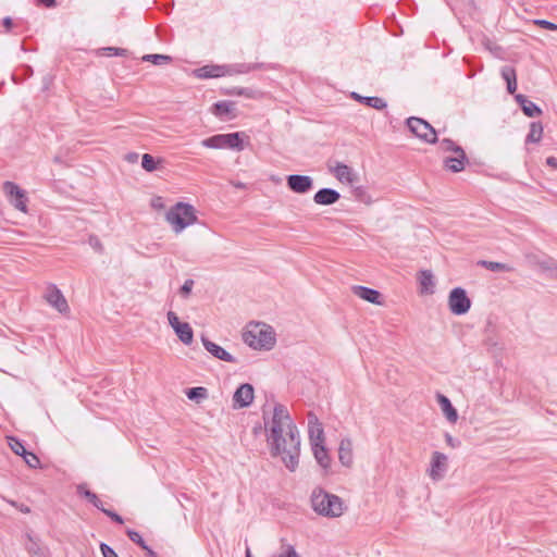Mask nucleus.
<instances>
[{
  "instance_id": "nucleus-4",
  "label": "nucleus",
  "mask_w": 557,
  "mask_h": 557,
  "mask_svg": "<svg viewBox=\"0 0 557 557\" xmlns=\"http://www.w3.org/2000/svg\"><path fill=\"white\" fill-rule=\"evenodd\" d=\"M244 133L235 132L228 134H218L208 137L201 141V145L211 149L228 148L236 151L244 150Z\"/></svg>"
},
{
  "instance_id": "nucleus-57",
  "label": "nucleus",
  "mask_w": 557,
  "mask_h": 557,
  "mask_svg": "<svg viewBox=\"0 0 557 557\" xmlns=\"http://www.w3.org/2000/svg\"><path fill=\"white\" fill-rule=\"evenodd\" d=\"M146 552L147 557H158L157 553L152 550L148 545L146 548H143Z\"/></svg>"
},
{
  "instance_id": "nucleus-46",
  "label": "nucleus",
  "mask_w": 557,
  "mask_h": 557,
  "mask_svg": "<svg viewBox=\"0 0 557 557\" xmlns=\"http://www.w3.org/2000/svg\"><path fill=\"white\" fill-rule=\"evenodd\" d=\"M100 550L103 557H119L114 549L106 543L100 544Z\"/></svg>"
},
{
  "instance_id": "nucleus-18",
  "label": "nucleus",
  "mask_w": 557,
  "mask_h": 557,
  "mask_svg": "<svg viewBox=\"0 0 557 557\" xmlns=\"http://www.w3.org/2000/svg\"><path fill=\"white\" fill-rule=\"evenodd\" d=\"M338 459L339 462L345 467H350L354 461L352 455V442L350 438L345 437L341 440L338 446Z\"/></svg>"
},
{
  "instance_id": "nucleus-42",
  "label": "nucleus",
  "mask_w": 557,
  "mask_h": 557,
  "mask_svg": "<svg viewBox=\"0 0 557 557\" xmlns=\"http://www.w3.org/2000/svg\"><path fill=\"white\" fill-rule=\"evenodd\" d=\"M193 286L194 281L191 278L186 280L180 288L181 296L184 298H188L191 293Z\"/></svg>"
},
{
  "instance_id": "nucleus-19",
  "label": "nucleus",
  "mask_w": 557,
  "mask_h": 557,
  "mask_svg": "<svg viewBox=\"0 0 557 557\" xmlns=\"http://www.w3.org/2000/svg\"><path fill=\"white\" fill-rule=\"evenodd\" d=\"M212 113L220 119L228 117L234 119L236 114L235 111V102L233 101H218L212 106Z\"/></svg>"
},
{
  "instance_id": "nucleus-13",
  "label": "nucleus",
  "mask_w": 557,
  "mask_h": 557,
  "mask_svg": "<svg viewBox=\"0 0 557 557\" xmlns=\"http://www.w3.org/2000/svg\"><path fill=\"white\" fill-rule=\"evenodd\" d=\"M201 342H202V345L206 348V350L208 352H210L216 359H220V360L226 361V362H232V363H235L237 361L234 356H232L228 351H226L220 345L211 342L209 338L202 336Z\"/></svg>"
},
{
  "instance_id": "nucleus-41",
  "label": "nucleus",
  "mask_w": 557,
  "mask_h": 557,
  "mask_svg": "<svg viewBox=\"0 0 557 557\" xmlns=\"http://www.w3.org/2000/svg\"><path fill=\"white\" fill-rule=\"evenodd\" d=\"M11 441L12 443H10V446L16 455L22 456L23 454L26 453L27 449L21 441L14 437H12Z\"/></svg>"
},
{
  "instance_id": "nucleus-17",
  "label": "nucleus",
  "mask_w": 557,
  "mask_h": 557,
  "mask_svg": "<svg viewBox=\"0 0 557 557\" xmlns=\"http://www.w3.org/2000/svg\"><path fill=\"white\" fill-rule=\"evenodd\" d=\"M308 433L311 445H313V442H324V431L322 424L319 422L318 417L312 412L308 414Z\"/></svg>"
},
{
  "instance_id": "nucleus-38",
  "label": "nucleus",
  "mask_w": 557,
  "mask_h": 557,
  "mask_svg": "<svg viewBox=\"0 0 557 557\" xmlns=\"http://www.w3.org/2000/svg\"><path fill=\"white\" fill-rule=\"evenodd\" d=\"M126 534L128 536V539L137 544L141 549L143 548H146V542L144 541L143 536L135 530H132V529H127L126 530Z\"/></svg>"
},
{
  "instance_id": "nucleus-23",
  "label": "nucleus",
  "mask_w": 557,
  "mask_h": 557,
  "mask_svg": "<svg viewBox=\"0 0 557 557\" xmlns=\"http://www.w3.org/2000/svg\"><path fill=\"white\" fill-rule=\"evenodd\" d=\"M312 451L317 462L323 468L329 469L331 466V458L329 456L327 449L320 442H313Z\"/></svg>"
},
{
  "instance_id": "nucleus-10",
  "label": "nucleus",
  "mask_w": 557,
  "mask_h": 557,
  "mask_svg": "<svg viewBox=\"0 0 557 557\" xmlns=\"http://www.w3.org/2000/svg\"><path fill=\"white\" fill-rule=\"evenodd\" d=\"M255 396L253 386L249 383L240 384L233 396V407L236 409L246 408L251 405Z\"/></svg>"
},
{
  "instance_id": "nucleus-22",
  "label": "nucleus",
  "mask_w": 557,
  "mask_h": 557,
  "mask_svg": "<svg viewBox=\"0 0 557 557\" xmlns=\"http://www.w3.org/2000/svg\"><path fill=\"white\" fill-rule=\"evenodd\" d=\"M419 283L421 294H433L435 287L434 275L431 270H422L419 272Z\"/></svg>"
},
{
  "instance_id": "nucleus-11",
  "label": "nucleus",
  "mask_w": 557,
  "mask_h": 557,
  "mask_svg": "<svg viewBox=\"0 0 557 557\" xmlns=\"http://www.w3.org/2000/svg\"><path fill=\"white\" fill-rule=\"evenodd\" d=\"M47 302L55 308L60 313H67L70 307L61 290L55 285H50L45 295Z\"/></svg>"
},
{
  "instance_id": "nucleus-1",
  "label": "nucleus",
  "mask_w": 557,
  "mask_h": 557,
  "mask_svg": "<svg viewBox=\"0 0 557 557\" xmlns=\"http://www.w3.org/2000/svg\"><path fill=\"white\" fill-rule=\"evenodd\" d=\"M267 442L271 456H281L286 468L294 471L298 466L300 435L287 408L282 404L274 406Z\"/></svg>"
},
{
  "instance_id": "nucleus-26",
  "label": "nucleus",
  "mask_w": 557,
  "mask_h": 557,
  "mask_svg": "<svg viewBox=\"0 0 557 557\" xmlns=\"http://www.w3.org/2000/svg\"><path fill=\"white\" fill-rule=\"evenodd\" d=\"M263 66L262 63H236L226 65V75L246 74Z\"/></svg>"
},
{
  "instance_id": "nucleus-20",
  "label": "nucleus",
  "mask_w": 557,
  "mask_h": 557,
  "mask_svg": "<svg viewBox=\"0 0 557 557\" xmlns=\"http://www.w3.org/2000/svg\"><path fill=\"white\" fill-rule=\"evenodd\" d=\"M436 399L446 419L450 423H456V421L458 420V412L456 408L453 406L449 398L441 393H437Z\"/></svg>"
},
{
  "instance_id": "nucleus-55",
  "label": "nucleus",
  "mask_w": 557,
  "mask_h": 557,
  "mask_svg": "<svg viewBox=\"0 0 557 557\" xmlns=\"http://www.w3.org/2000/svg\"><path fill=\"white\" fill-rule=\"evenodd\" d=\"M125 158H126V160H127L128 162H136V161H137V159H138V153H136V152H129V153H127V154H126V157H125Z\"/></svg>"
},
{
  "instance_id": "nucleus-36",
  "label": "nucleus",
  "mask_w": 557,
  "mask_h": 557,
  "mask_svg": "<svg viewBox=\"0 0 557 557\" xmlns=\"http://www.w3.org/2000/svg\"><path fill=\"white\" fill-rule=\"evenodd\" d=\"M272 557H300L295 547L282 540L281 553Z\"/></svg>"
},
{
  "instance_id": "nucleus-6",
  "label": "nucleus",
  "mask_w": 557,
  "mask_h": 557,
  "mask_svg": "<svg viewBox=\"0 0 557 557\" xmlns=\"http://www.w3.org/2000/svg\"><path fill=\"white\" fill-rule=\"evenodd\" d=\"M244 342L253 349H271L275 344V336L272 331L259 329L256 331H247L243 335Z\"/></svg>"
},
{
  "instance_id": "nucleus-3",
  "label": "nucleus",
  "mask_w": 557,
  "mask_h": 557,
  "mask_svg": "<svg viewBox=\"0 0 557 557\" xmlns=\"http://www.w3.org/2000/svg\"><path fill=\"white\" fill-rule=\"evenodd\" d=\"M166 221L172 224L175 233L197 222L195 208L186 202H177L166 213Z\"/></svg>"
},
{
  "instance_id": "nucleus-34",
  "label": "nucleus",
  "mask_w": 557,
  "mask_h": 557,
  "mask_svg": "<svg viewBox=\"0 0 557 557\" xmlns=\"http://www.w3.org/2000/svg\"><path fill=\"white\" fill-rule=\"evenodd\" d=\"M141 60L144 62H150L154 65H163V64H169L170 62H172V57L168 55V54L154 53V54H145V55H143Z\"/></svg>"
},
{
  "instance_id": "nucleus-16",
  "label": "nucleus",
  "mask_w": 557,
  "mask_h": 557,
  "mask_svg": "<svg viewBox=\"0 0 557 557\" xmlns=\"http://www.w3.org/2000/svg\"><path fill=\"white\" fill-rule=\"evenodd\" d=\"M341 198V194L333 188H321L314 196L313 201L320 206H331L337 202Z\"/></svg>"
},
{
  "instance_id": "nucleus-47",
  "label": "nucleus",
  "mask_w": 557,
  "mask_h": 557,
  "mask_svg": "<svg viewBox=\"0 0 557 557\" xmlns=\"http://www.w3.org/2000/svg\"><path fill=\"white\" fill-rule=\"evenodd\" d=\"M166 317H168L169 324L172 326L173 330H175L177 327V325H180L182 323L180 321L178 317L176 315V313L173 311H169Z\"/></svg>"
},
{
  "instance_id": "nucleus-33",
  "label": "nucleus",
  "mask_w": 557,
  "mask_h": 557,
  "mask_svg": "<svg viewBox=\"0 0 557 557\" xmlns=\"http://www.w3.org/2000/svg\"><path fill=\"white\" fill-rule=\"evenodd\" d=\"M226 95L243 96L246 98L255 99L259 96V91L252 88L245 87H232L225 91Z\"/></svg>"
},
{
  "instance_id": "nucleus-52",
  "label": "nucleus",
  "mask_w": 557,
  "mask_h": 557,
  "mask_svg": "<svg viewBox=\"0 0 557 557\" xmlns=\"http://www.w3.org/2000/svg\"><path fill=\"white\" fill-rule=\"evenodd\" d=\"M506 85H507L506 88H507L508 94L515 95V92L517 90V79H515V82H509Z\"/></svg>"
},
{
  "instance_id": "nucleus-40",
  "label": "nucleus",
  "mask_w": 557,
  "mask_h": 557,
  "mask_svg": "<svg viewBox=\"0 0 557 557\" xmlns=\"http://www.w3.org/2000/svg\"><path fill=\"white\" fill-rule=\"evenodd\" d=\"M107 55L127 57L128 50L117 47H106L102 49Z\"/></svg>"
},
{
  "instance_id": "nucleus-15",
  "label": "nucleus",
  "mask_w": 557,
  "mask_h": 557,
  "mask_svg": "<svg viewBox=\"0 0 557 557\" xmlns=\"http://www.w3.org/2000/svg\"><path fill=\"white\" fill-rule=\"evenodd\" d=\"M515 100L520 106V109L522 110L523 114L527 115L528 117H537L543 114L542 109L536 103L529 100L524 95H515Z\"/></svg>"
},
{
  "instance_id": "nucleus-54",
  "label": "nucleus",
  "mask_w": 557,
  "mask_h": 557,
  "mask_svg": "<svg viewBox=\"0 0 557 557\" xmlns=\"http://www.w3.org/2000/svg\"><path fill=\"white\" fill-rule=\"evenodd\" d=\"M546 164L554 168V169H557V158L555 157H548L546 159Z\"/></svg>"
},
{
  "instance_id": "nucleus-63",
  "label": "nucleus",
  "mask_w": 557,
  "mask_h": 557,
  "mask_svg": "<svg viewBox=\"0 0 557 557\" xmlns=\"http://www.w3.org/2000/svg\"><path fill=\"white\" fill-rule=\"evenodd\" d=\"M157 206L162 207V203H159V202L152 203V207H157Z\"/></svg>"
},
{
  "instance_id": "nucleus-44",
  "label": "nucleus",
  "mask_w": 557,
  "mask_h": 557,
  "mask_svg": "<svg viewBox=\"0 0 557 557\" xmlns=\"http://www.w3.org/2000/svg\"><path fill=\"white\" fill-rule=\"evenodd\" d=\"M533 23L544 29L557 30V24L547 20H534Z\"/></svg>"
},
{
  "instance_id": "nucleus-21",
  "label": "nucleus",
  "mask_w": 557,
  "mask_h": 557,
  "mask_svg": "<svg viewBox=\"0 0 557 557\" xmlns=\"http://www.w3.org/2000/svg\"><path fill=\"white\" fill-rule=\"evenodd\" d=\"M226 65H205L195 71L199 78H216L226 75Z\"/></svg>"
},
{
  "instance_id": "nucleus-29",
  "label": "nucleus",
  "mask_w": 557,
  "mask_h": 557,
  "mask_svg": "<svg viewBox=\"0 0 557 557\" xmlns=\"http://www.w3.org/2000/svg\"><path fill=\"white\" fill-rule=\"evenodd\" d=\"M478 265L485 268L493 272H511L513 268L507 263L496 262V261H487V260H479Z\"/></svg>"
},
{
  "instance_id": "nucleus-43",
  "label": "nucleus",
  "mask_w": 557,
  "mask_h": 557,
  "mask_svg": "<svg viewBox=\"0 0 557 557\" xmlns=\"http://www.w3.org/2000/svg\"><path fill=\"white\" fill-rule=\"evenodd\" d=\"M102 512L109 517L112 521H114L115 523L117 524H123L124 523V519L122 516H120L117 512L111 510V509H102Z\"/></svg>"
},
{
  "instance_id": "nucleus-59",
  "label": "nucleus",
  "mask_w": 557,
  "mask_h": 557,
  "mask_svg": "<svg viewBox=\"0 0 557 557\" xmlns=\"http://www.w3.org/2000/svg\"><path fill=\"white\" fill-rule=\"evenodd\" d=\"M25 72L27 75H33V69L30 66H25Z\"/></svg>"
},
{
  "instance_id": "nucleus-58",
  "label": "nucleus",
  "mask_w": 557,
  "mask_h": 557,
  "mask_svg": "<svg viewBox=\"0 0 557 557\" xmlns=\"http://www.w3.org/2000/svg\"><path fill=\"white\" fill-rule=\"evenodd\" d=\"M549 276L554 280H557V265L554 267V272L549 274Z\"/></svg>"
},
{
  "instance_id": "nucleus-30",
  "label": "nucleus",
  "mask_w": 557,
  "mask_h": 557,
  "mask_svg": "<svg viewBox=\"0 0 557 557\" xmlns=\"http://www.w3.org/2000/svg\"><path fill=\"white\" fill-rule=\"evenodd\" d=\"M543 136V125L541 122H532L530 125V132L527 135L525 143H540Z\"/></svg>"
},
{
  "instance_id": "nucleus-64",
  "label": "nucleus",
  "mask_w": 557,
  "mask_h": 557,
  "mask_svg": "<svg viewBox=\"0 0 557 557\" xmlns=\"http://www.w3.org/2000/svg\"><path fill=\"white\" fill-rule=\"evenodd\" d=\"M157 206L162 207V203H159V202L152 203V207H157Z\"/></svg>"
},
{
  "instance_id": "nucleus-12",
  "label": "nucleus",
  "mask_w": 557,
  "mask_h": 557,
  "mask_svg": "<svg viewBox=\"0 0 557 557\" xmlns=\"http://www.w3.org/2000/svg\"><path fill=\"white\" fill-rule=\"evenodd\" d=\"M447 470V456L440 451L432 454L429 475L433 481H440L444 478Z\"/></svg>"
},
{
  "instance_id": "nucleus-56",
  "label": "nucleus",
  "mask_w": 557,
  "mask_h": 557,
  "mask_svg": "<svg viewBox=\"0 0 557 557\" xmlns=\"http://www.w3.org/2000/svg\"><path fill=\"white\" fill-rule=\"evenodd\" d=\"M445 438H446V443L451 446V447H455L456 444H455V440L454 437L449 434V433H446L445 434Z\"/></svg>"
},
{
  "instance_id": "nucleus-25",
  "label": "nucleus",
  "mask_w": 557,
  "mask_h": 557,
  "mask_svg": "<svg viewBox=\"0 0 557 557\" xmlns=\"http://www.w3.org/2000/svg\"><path fill=\"white\" fill-rule=\"evenodd\" d=\"M469 162L468 157H445L443 159V166L453 173H459L461 172L466 164Z\"/></svg>"
},
{
  "instance_id": "nucleus-49",
  "label": "nucleus",
  "mask_w": 557,
  "mask_h": 557,
  "mask_svg": "<svg viewBox=\"0 0 557 557\" xmlns=\"http://www.w3.org/2000/svg\"><path fill=\"white\" fill-rule=\"evenodd\" d=\"M36 3L46 8H54L57 5L55 0H36Z\"/></svg>"
},
{
  "instance_id": "nucleus-8",
  "label": "nucleus",
  "mask_w": 557,
  "mask_h": 557,
  "mask_svg": "<svg viewBox=\"0 0 557 557\" xmlns=\"http://www.w3.org/2000/svg\"><path fill=\"white\" fill-rule=\"evenodd\" d=\"M448 307L451 313L456 315L466 314L471 307V300L462 287H455L448 296Z\"/></svg>"
},
{
  "instance_id": "nucleus-2",
  "label": "nucleus",
  "mask_w": 557,
  "mask_h": 557,
  "mask_svg": "<svg viewBox=\"0 0 557 557\" xmlns=\"http://www.w3.org/2000/svg\"><path fill=\"white\" fill-rule=\"evenodd\" d=\"M313 510L324 517L336 518L343 515L345 506L342 498L323 488H315L311 495Z\"/></svg>"
},
{
  "instance_id": "nucleus-14",
  "label": "nucleus",
  "mask_w": 557,
  "mask_h": 557,
  "mask_svg": "<svg viewBox=\"0 0 557 557\" xmlns=\"http://www.w3.org/2000/svg\"><path fill=\"white\" fill-rule=\"evenodd\" d=\"M351 290H352L354 295L360 297L361 299H363L368 302H371L374 305H382V300H381L382 295L376 289H373V288H370L367 286H361V285H354L351 287Z\"/></svg>"
},
{
  "instance_id": "nucleus-32",
  "label": "nucleus",
  "mask_w": 557,
  "mask_h": 557,
  "mask_svg": "<svg viewBox=\"0 0 557 557\" xmlns=\"http://www.w3.org/2000/svg\"><path fill=\"white\" fill-rule=\"evenodd\" d=\"M334 174H335L336 178L339 180L341 182H343V181H346L348 183L352 182L351 169L344 163L336 164V166L334 168Z\"/></svg>"
},
{
  "instance_id": "nucleus-37",
  "label": "nucleus",
  "mask_w": 557,
  "mask_h": 557,
  "mask_svg": "<svg viewBox=\"0 0 557 557\" xmlns=\"http://www.w3.org/2000/svg\"><path fill=\"white\" fill-rule=\"evenodd\" d=\"M500 75L503 79L508 84L509 82H515L517 79L516 70L510 65H505L500 70Z\"/></svg>"
},
{
  "instance_id": "nucleus-35",
  "label": "nucleus",
  "mask_w": 557,
  "mask_h": 557,
  "mask_svg": "<svg viewBox=\"0 0 557 557\" xmlns=\"http://www.w3.org/2000/svg\"><path fill=\"white\" fill-rule=\"evenodd\" d=\"M160 162V159H156L153 156L149 153H145L141 157V166L147 172H153L154 170H157L158 164Z\"/></svg>"
},
{
  "instance_id": "nucleus-9",
  "label": "nucleus",
  "mask_w": 557,
  "mask_h": 557,
  "mask_svg": "<svg viewBox=\"0 0 557 557\" xmlns=\"http://www.w3.org/2000/svg\"><path fill=\"white\" fill-rule=\"evenodd\" d=\"M286 184L296 194H307L313 187V180L309 175L290 174L286 177Z\"/></svg>"
},
{
  "instance_id": "nucleus-50",
  "label": "nucleus",
  "mask_w": 557,
  "mask_h": 557,
  "mask_svg": "<svg viewBox=\"0 0 557 557\" xmlns=\"http://www.w3.org/2000/svg\"><path fill=\"white\" fill-rule=\"evenodd\" d=\"M450 152H453L455 154V157H459V158H461L462 156L467 157L463 148L457 144L455 145L454 149Z\"/></svg>"
},
{
  "instance_id": "nucleus-61",
  "label": "nucleus",
  "mask_w": 557,
  "mask_h": 557,
  "mask_svg": "<svg viewBox=\"0 0 557 557\" xmlns=\"http://www.w3.org/2000/svg\"><path fill=\"white\" fill-rule=\"evenodd\" d=\"M245 557H251V553H250V549L248 547L246 549Z\"/></svg>"
},
{
  "instance_id": "nucleus-28",
  "label": "nucleus",
  "mask_w": 557,
  "mask_h": 557,
  "mask_svg": "<svg viewBox=\"0 0 557 557\" xmlns=\"http://www.w3.org/2000/svg\"><path fill=\"white\" fill-rule=\"evenodd\" d=\"M176 336L180 338L182 343L185 345H190L194 339V331L189 323L182 322L174 330Z\"/></svg>"
},
{
  "instance_id": "nucleus-7",
  "label": "nucleus",
  "mask_w": 557,
  "mask_h": 557,
  "mask_svg": "<svg viewBox=\"0 0 557 557\" xmlns=\"http://www.w3.org/2000/svg\"><path fill=\"white\" fill-rule=\"evenodd\" d=\"M2 189L8 197L10 203L18 211L26 213L27 212V202L28 198L26 191L22 189L17 184L5 181L3 183Z\"/></svg>"
},
{
  "instance_id": "nucleus-31",
  "label": "nucleus",
  "mask_w": 557,
  "mask_h": 557,
  "mask_svg": "<svg viewBox=\"0 0 557 557\" xmlns=\"http://www.w3.org/2000/svg\"><path fill=\"white\" fill-rule=\"evenodd\" d=\"M186 396L189 400H194L200 403L201 400L208 398V389L202 386L190 387L186 389Z\"/></svg>"
},
{
  "instance_id": "nucleus-48",
  "label": "nucleus",
  "mask_w": 557,
  "mask_h": 557,
  "mask_svg": "<svg viewBox=\"0 0 557 557\" xmlns=\"http://www.w3.org/2000/svg\"><path fill=\"white\" fill-rule=\"evenodd\" d=\"M89 244L92 246L94 249H96L98 252L103 251V246L100 243L99 238L96 236H90Z\"/></svg>"
},
{
  "instance_id": "nucleus-53",
  "label": "nucleus",
  "mask_w": 557,
  "mask_h": 557,
  "mask_svg": "<svg viewBox=\"0 0 557 557\" xmlns=\"http://www.w3.org/2000/svg\"><path fill=\"white\" fill-rule=\"evenodd\" d=\"M2 24L5 27V30L9 32L13 26V21L10 16H7L3 18Z\"/></svg>"
},
{
  "instance_id": "nucleus-62",
  "label": "nucleus",
  "mask_w": 557,
  "mask_h": 557,
  "mask_svg": "<svg viewBox=\"0 0 557 557\" xmlns=\"http://www.w3.org/2000/svg\"><path fill=\"white\" fill-rule=\"evenodd\" d=\"M157 206L162 207V203H159V202L152 203V207H157Z\"/></svg>"
},
{
  "instance_id": "nucleus-27",
  "label": "nucleus",
  "mask_w": 557,
  "mask_h": 557,
  "mask_svg": "<svg viewBox=\"0 0 557 557\" xmlns=\"http://www.w3.org/2000/svg\"><path fill=\"white\" fill-rule=\"evenodd\" d=\"M352 98L359 101L360 103H363L370 108L376 109V110H383L387 107L386 101L383 98L373 96V97H366L360 96L357 92H352Z\"/></svg>"
},
{
  "instance_id": "nucleus-5",
  "label": "nucleus",
  "mask_w": 557,
  "mask_h": 557,
  "mask_svg": "<svg viewBox=\"0 0 557 557\" xmlns=\"http://www.w3.org/2000/svg\"><path fill=\"white\" fill-rule=\"evenodd\" d=\"M408 129L420 140L428 144H436L438 141L437 132L425 120L417 116H410L406 120Z\"/></svg>"
},
{
  "instance_id": "nucleus-45",
  "label": "nucleus",
  "mask_w": 557,
  "mask_h": 557,
  "mask_svg": "<svg viewBox=\"0 0 557 557\" xmlns=\"http://www.w3.org/2000/svg\"><path fill=\"white\" fill-rule=\"evenodd\" d=\"M438 143H440V149L445 152H450L456 145V143L454 140H451L450 138H443Z\"/></svg>"
},
{
  "instance_id": "nucleus-39",
  "label": "nucleus",
  "mask_w": 557,
  "mask_h": 557,
  "mask_svg": "<svg viewBox=\"0 0 557 557\" xmlns=\"http://www.w3.org/2000/svg\"><path fill=\"white\" fill-rule=\"evenodd\" d=\"M22 457L30 468L35 469L40 465L39 458L34 453L26 450V453L23 454Z\"/></svg>"
},
{
  "instance_id": "nucleus-51",
  "label": "nucleus",
  "mask_w": 557,
  "mask_h": 557,
  "mask_svg": "<svg viewBox=\"0 0 557 557\" xmlns=\"http://www.w3.org/2000/svg\"><path fill=\"white\" fill-rule=\"evenodd\" d=\"M557 265L555 262L553 261H547V262H542L541 263V268L545 271H549L550 274L554 272V267Z\"/></svg>"
},
{
  "instance_id": "nucleus-24",
  "label": "nucleus",
  "mask_w": 557,
  "mask_h": 557,
  "mask_svg": "<svg viewBox=\"0 0 557 557\" xmlns=\"http://www.w3.org/2000/svg\"><path fill=\"white\" fill-rule=\"evenodd\" d=\"M76 493L78 496L86 498L90 504H92L97 509L102 511L104 509L102 500L97 496L96 493L91 492L86 483L78 484L76 487Z\"/></svg>"
},
{
  "instance_id": "nucleus-60",
  "label": "nucleus",
  "mask_w": 557,
  "mask_h": 557,
  "mask_svg": "<svg viewBox=\"0 0 557 557\" xmlns=\"http://www.w3.org/2000/svg\"><path fill=\"white\" fill-rule=\"evenodd\" d=\"M21 511H22V512H25V513H28V512L30 511V509H29L27 506H23V507L21 508Z\"/></svg>"
}]
</instances>
